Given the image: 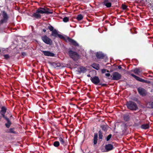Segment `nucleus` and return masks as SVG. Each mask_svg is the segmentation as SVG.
<instances>
[{
  "label": "nucleus",
  "mask_w": 153,
  "mask_h": 153,
  "mask_svg": "<svg viewBox=\"0 0 153 153\" xmlns=\"http://www.w3.org/2000/svg\"><path fill=\"white\" fill-rule=\"evenodd\" d=\"M37 13H40L41 14H52L53 13V11L51 10L48 8H44L40 7L37 10Z\"/></svg>",
  "instance_id": "1"
},
{
  "label": "nucleus",
  "mask_w": 153,
  "mask_h": 153,
  "mask_svg": "<svg viewBox=\"0 0 153 153\" xmlns=\"http://www.w3.org/2000/svg\"><path fill=\"white\" fill-rule=\"evenodd\" d=\"M68 53L70 57L74 60H77L79 58V55L76 52L71 49L69 50Z\"/></svg>",
  "instance_id": "2"
},
{
  "label": "nucleus",
  "mask_w": 153,
  "mask_h": 153,
  "mask_svg": "<svg viewBox=\"0 0 153 153\" xmlns=\"http://www.w3.org/2000/svg\"><path fill=\"white\" fill-rule=\"evenodd\" d=\"M1 15L2 18L0 20V25H2L4 23H6L7 22L9 17L6 12L4 10L1 11Z\"/></svg>",
  "instance_id": "3"
},
{
  "label": "nucleus",
  "mask_w": 153,
  "mask_h": 153,
  "mask_svg": "<svg viewBox=\"0 0 153 153\" xmlns=\"http://www.w3.org/2000/svg\"><path fill=\"white\" fill-rule=\"evenodd\" d=\"M127 108L131 110H136L138 108L136 104L132 101L128 102L126 104Z\"/></svg>",
  "instance_id": "4"
},
{
  "label": "nucleus",
  "mask_w": 153,
  "mask_h": 153,
  "mask_svg": "<svg viewBox=\"0 0 153 153\" xmlns=\"http://www.w3.org/2000/svg\"><path fill=\"white\" fill-rule=\"evenodd\" d=\"M96 56L98 59H103L106 62L108 59L107 56L101 52H97L96 53Z\"/></svg>",
  "instance_id": "5"
},
{
  "label": "nucleus",
  "mask_w": 153,
  "mask_h": 153,
  "mask_svg": "<svg viewBox=\"0 0 153 153\" xmlns=\"http://www.w3.org/2000/svg\"><path fill=\"white\" fill-rule=\"evenodd\" d=\"M42 41L45 44L51 45L53 44V41L46 35L43 36L41 37Z\"/></svg>",
  "instance_id": "6"
},
{
  "label": "nucleus",
  "mask_w": 153,
  "mask_h": 153,
  "mask_svg": "<svg viewBox=\"0 0 153 153\" xmlns=\"http://www.w3.org/2000/svg\"><path fill=\"white\" fill-rule=\"evenodd\" d=\"M53 34H51V36H54L55 38L56 37H58L59 38L61 39H63L66 42H67L66 39H65V37L61 34H60L58 33V32L56 30H55L53 32Z\"/></svg>",
  "instance_id": "7"
},
{
  "label": "nucleus",
  "mask_w": 153,
  "mask_h": 153,
  "mask_svg": "<svg viewBox=\"0 0 153 153\" xmlns=\"http://www.w3.org/2000/svg\"><path fill=\"white\" fill-rule=\"evenodd\" d=\"M67 42H69L70 45H73L75 46H78V44L73 39H72L69 37H68L66 39Z\"/></svg>",
  "instance_id": "8"
},
{
  "label": "nucleus",
  "mask_w": 153,
  "mask_h": 153,
  "mask_svg": "<svg viewBox=\"0 0 153 153\" xmlns=\"http://www.w3.org/2000/svg\"><path fill=\"white\" fill-rule=\"evenodd\" d=\"M90 80L95 85H97L100 82V80L98 76L91 77Z\"/></svg>",
  "instance_id": "9"
},
{
  "label": "nucleus",
  "mask_w": 153,
  "mask_h": 153,
  "mask_svg": "<svg viewBox=\"0 0 153 153\" xmlns=\"http://www.w3.org/2000/svg\"><path fill=\"white\" fill-rule=\"evenodd\" d=\"M112 79L114 80H118L120 79L121 75L117 72H114L112 74Z\"/></svg>",
  "instance_id": "10"
},
{
  "label": "nucleus",
  "mask_w": 153,
  "mask_h": 153,
  "mask_svg": "<svg viewBox=\"0 0 153 153\" xmlns=\"http://www.w3.org/2000/svg\"><path fill=\"white\" fill-rule=\"evenodd\" d=\"M42 52L44 54L45 56L53 57L55 55L54 53L48 51H43Z\"/></svg>",
  "instance_id": "11"
},
{
  "label": "nucleus",
  "mask_w": 153,
  "mask_h": 153,
  "mask_svg": "<svg viewBox=\"0 0 153 153\" xmlns=\"http://www.w3.org/2000/svg\"><path fill=\"white\" fill-rule=\"evenodd\" d=\"M103 4L108 8L110 7L111 6V3L110 2L109 0H104Z\"/></svg>",
  "instance_id": "12"
},
{
  "label": "nucleus",
  "mask_w": 153,
  "mask_h": 153,
  "mask_svg": "<svg viewBox=\"0 0 153 153\" xmlns=\"http://www.w3.org/2000/svg\"><path fill=\"white\" fill-rule=\"evenodd\" d=\"M51 65L54 67H65L64 66H62L61 63L59 62H53L51 63Z\"/></svg>",
  "instance_id": "13"
},
{
  "label": "nucleus",
  "mask_w": 153,
  "mask_h": 153,
  "mask_svg": "<svg viewBox=\"0 0 153 153\" xmlns=\"http://www.w3.org/2000/svg\"><path fill=\"white\" fill-rule=\"evenodd\" d=\"M6 108L4 107H2L1 108V110L0 112L1 114L4 118L6 117L5 116V114L6 111Z\"/></svg>",
  "instance_id": "14"
},
{
  "label": "nucleus",
  "mask_w": 153,
  "mask_h": 153,
  "mask_svg": "<svg viewBox=\"0 0 153 153\" xmlns=\"http://www.w3.org/2000/svg\"><path fill=\"white\" fill-rule=\"evenodd\" d=\"M86 70L85 68H79L76 71L77 74H80L81 73H84Z\"/></svg>",
  "instance_id": "15"
},
{
  "label": "nucleus",
  "mask_w": 153,
  "mask_h": 153,
  "mask_svg": "<svg viewBox=\"0 0 153 153\" xmlns=\"http://www.w3.org/2000/svg\"><path fill=\"white\" fill-rule=\"evenodd\" d=\"M138 91L139 93L141 95L144 96L146 94V91L144 89L141 88H139L138 89Z\"/></svg>",
  "instance_id": "16"
},
{
  "label": "nucleus",
  "mask_w": 153,
  "mask_h": 153,
  "mask_svg": "<svg viewBox=\"0 0 153 153\" xmlns=\"http://www.w3.org/2000/svg\"><path fill=\"white\" fill-rule=\"evenodd\" d=\"M113 148V145L109 144L106 145L105 146V149L108 151L112 150Z\"/></svg>",
  "instance_id": "17"
},
{
  "label": "nucleus",
  "mask_w": 153,
  "mask_h": 153,
  "mask_svg": "<svg viewBox=\"0 0 153 153\" xmlns=\"http://www.w3.org/2000/svg\"><path fill=\"white\" fill-rule=\"evenodd\" d=\"M39 13H37V10L36 11V12L34 13L32 16L33 17L37 19L40 18L41 15L39 14Z\"/></svg>",
  "instance_id": "18"
},
{
  "label": "nucleus",
  "mask_w": 153,
  "mask_h": 153,
  "mask_svg": "<svg viewBox=\"0 0 153 153\" xmlns=\"http://www.w3.org/2000/svg\"><path fill=\"white\" fill-rule=\"evenodd\" d=\"M131 75L132 76H133L136 79H137V80L139 81H140L141 82H144L145 81V80L144 79L140 78L138 76H136V75H134V74H131Z\"/></svg>",
  "instance_id": "19"
},
{
  "label": "nucleus",
  "mask_w": 153,
  "mask_h": 153,
  "mask_svg": "<svg viewBox=\"0 0 153 153\" xmlns=\"http://www.w3.org/2000/svg\"><path fill=\"white\" fill-rule=\"evenodd\" d=\"M7 121V123L5 124V126L7 128H9L10 127L11 123L9 119L7 117L4 118Z\"/></svg>",
  "instance_id": "20"
},
{
  "label": "nucleus",
  "mask_w": 153,
  "mask_h": 153,
  "mask_svg": "<svg viewBox=\"0 0 153 153\" xmlns=\"http://www.w3.org/2000/svg\"><path fill=\"white\" fill-rule=\"evenodd\" d=\"M141 127L143 129H146L149 127V125L148 123L143 124L141 125Z\"/></svg>",
  "instance_id": "21"
},
{
  "label": "nucleus",
  "mask_w": 153,
  "mask_h": 153,
  "mask_svg": "<svg viewBox=\"0 0 153 153\" xmlns=\"http://www.w3.org/2000/svg\"><path fill=\"white\" fill-rule=\"evenodd\" d=\"M97 141V134H95L94 139V145L96 144Z\"/></svg>",
  "instance_id": "22"
},
{
  "label": "nucleus",
  "mask_w": 153,
  "mask_h": 153,
  "mask_svg": "<svg viewBox=\"0 0 153 153\" xmlns=\"http://www.w3.org/2000/svg\"><path fill=\"white\" fill-rule=\"evenodd\" d=\"M83 16L82 14H79L78 15L76 18L77 20L78 21H80L83 19Z\"/></svg>",
  "instance_id": "23"
},
{
  "label": "nucleus",
  "mask_w": 153,
  "mask_h": 153,
  "mask_svg": "<svg viewBox=\"0 0 153 153\" xmlns=\"http://www.w3.org/2000/svg\"><path fill=\"white\" fill-rule=\"evenodd\" d=\"M48 29H49L51 31H52V33L51 34H52L53 32L55 30H56L55 29L54 30L53 27L50 25H49L48 26Z\"/></svg>",
  "instance_id": "24"
},
{
  "label": "nucleus",
  "mask_w": 153,
  "mask_h": 153,
  "mask_svg": "<svg viewBox=\"0 0 153 153\" xmlns=\"http://www.w3.org/2000/svg\"><path fill=\"white\" fill-rule=\"evenodd\" d=\"M141 71L138 68H136L134 70V73L137 74L139 75L141 73Z\"/></svg>",
  "instance_id": "25"
},
{
  "label": "nucleus",
  "mask_w": 153,
  "mask_h": 153,
  "mask_svg": "<svg viewBox=\"0 0 153 153\" xmlns=\"http://www.w3.org/2000/svg\"><path fill=\"white\" fill-rule=\"evenodd\" d=\"M147 105L148 108H153V102H149L147 104Z\"/></svg>",
  "instance_id": "26"
},
{
  "label": "nucleus",
  "mask_w": 153,
  "mask_h": 153,
  "mask_svg": "<svg viewBox=\"0 0 153 153\" xmlns=\"http://www.w3.org/2000/svg\"><path fill=\"white\" fill-rule=\"evenodd\" d=\"M108 126L106 125H103L101 126L102 129L104 131H106L107 129Z\"/></svg>",
  "instance_id": "27"
},
{
  "label": "nucleus",
  "mask_w": 153,
  "mask_h": 153,
  "mask_svg": "<svg viewBox=\"0 0 153 153\" xmlns=\"http://www.w3.org/2000/svg\"><path fill=\"white\" fill-rule=\"evenodd\" d=\"M63 21L64 22H67L69 21V18L67 17H65L63 18Z\"/></svg>",
  "instance_id": "28"
},
{
  "label": "nucleus",
  "mask_w": 153,
  "mask_h": 153,
  "mask_svg": "<svg viewBox=\"0 0 153 153\" xmlns=\"http://www.w3.org/2000/svg\"><path fill=\"white\" fill-rule=\"evenodd\" d=\"M53 145L55 147H58L59 145V143L58 141H55L53 143Z\"/></svg>",
  "instance_id": "29"
},
{
  "label": "nucleus",
  "mask_w": 153,
  "mask_h": 153,
  "mask_svg": "<svg viewBox=\"0 0 153 153\" xmlns=\"http://www.w3.org/2000/svg\"><path fill=\"white\" fill-rule=\"evenodd\" d=\"M3 56L4 57V59L6 60H8V59L10 58V56L8 54L4 55Z\"/></svg>",
  "instance_id": "30"
},
{
  "label": "nucleus",
  "mask_w": 153,
  "mask_h": 153,
  "mask_svg": "<svg viewBox=\"0 0 153 153\" xmlns=\"http://www.w3.org/2000/svg\"><path fill=\"white\" fill-rule=\"evenodd\" d=\"M99 137L100 139H102V133L101 131H100L99 132Z\"/></svg>",
  "instance_id": "31"
},
{
  "label": "nucleus",
  "mask_w": 153,
  "mask_h": 153,
  "mask_svg": "<svg viewBox=\"0 0 153 153\" xmlns=\"http://www.w3.org/2000/svg\"><path fill=\"white\" fill-rule=\"evenodd\" d=\"M122 7L123 10H125L127 9V6L125 4H122Z\"/></svg>",
  "instance_id": "32"
},
{
  "label": "nucleus",
  "mask_w": 153,
  "mask_h": 153,
  "mask_svg": "<svg viewBox=\"0 0 153 153\" xmlns=\"http://www.w3.org/2000/svg\"><path fill=\"white\" fill-rule=\"evenodd\" d=\"M124 119L126 121H127L128 120L129 117L127 115H125L124 116Z\"/></svg>",
  "instance_id": "33"
},
{
  "label": "nucleus",
  "mask_w": 153,
  "mask_h": 153,
  "mask_svg": "<svg viewBox=\"0 0 153 153\" xmlns=\"http://www.w3.org/2000/svg\"><path fill=\"white\" fill-rule=\"evenodd\" d=\"M59 140L60 141L61 144H63L64 141L63 139L61 137H60L59 138Z\"/></svg>",
  "instance_id": "34"
},
{
  "label": "nucleus",
  "mask_w": 153,
  "mask_h": 153,
  "mask_svg": "<svg viewBox=\"0 0 153 153\" xmlns=\"http://www.w3.org/2000/svg\"><path fill=\"white\" fill-rule=\"evenodd\" d=\"M111 136L112 135L111 134H109L106 138V140L107 141H108L110 139Z\"/></svg>",
  "instance_id": "35"
},
{
  "label": "nucleus",
  "mask_w": 153,
  "mask_h": 153,
  "mask_svg": "<svg viewBox=\"0 0 153 153\" xmlns=\"http://www.w3.org/2000/svg\"><path fill=\"white\" fill-rule=\"evenodd\" d=\"M92 67H99V65L96 63H94L91 65Z\"/></svg>",
  "instance_id": "36"
},
{
  "label": "nucleus",
  "mask_w": 153,
  "mask_h": 153,
  "mask_svg": "<svg viewBox=\"0 0 153 153\" xmlns=\"http://www.w3.org/2000/svg\"><path fill=\"white\" fill-rule=\"evenodd\" d=\"M135 29L134 28H133V29H131L130 30V31L131 33L132 34H134V33H137V32L135 31Z\"/></svg>",
  "instance_id": "37"
},
{
  "label": "nucleus",
  "mask_w": 153,
  "mask_h": 153,
  "mask_svg": "<svg viewBox=\"0 0 153 153\" xmlns=\"http://www.w3.org/2000/svg\"><path fill=\"white\" fill-rule=\"evenodd\" d=\"M9 132L10 133H15V131H14L13 129V128H10V129Z\"/></svg>",
  "instance_id": "38"
},
{
  "label": "nucleus",
  "mask_w": 153,
  "mask_h": 153,
  "mask_svg": "<svg viewBox=\"0 0 153 153\" xmlns=\"http://www.w3.org/2000/svg\"><path fill=\"white\" fill-rule=\"evenodd\" d=\"M22 56H26V53L25 52H22Z\"/></svg>",
  "instance_id": "39"
},
{
  "label": "nucleus",
  "mask_w": 153,
  "mask_h": 153,
  "mask_svg": "<svg viewBox=\"0 0 153 153\" xmlns=\"http://www.w3.org/2000/svg\"><path fill=\"white\" fill-rule=\"evenodd\" d=\"M106 70L105 69H103L101 70L103 74L105 73L106 72Z\"/></svg>",
  "instance_id": "40"
},
{
  "label": "nucleus",
  "mask_w": 153,
  "mask_h": 153,
  "mask_svg": "<svg viewBox=\"0 0 153 153\" xmlns=\"http://www.w3.org/2000/svg\"><path fill=\"white\" fill-rule=\"evenodd\" d=\"M105 75L106 76L108 77L110 76V74L109 73H106L105 74Z\"/></svg>",
  "instance_id": "41"
},
{
  "label": "nucleus",
  "mask_w": 153,
  "mask_h": 153,
  "mask_svg": "<svg viewBox=\"0 0 153 153\" xmlns=\"http://www.w3.org/2000/svg\"><path fill=\"white\" fill-rule=\"evenodd\" d=\"M94 68L97 70H99L100 69V68Z\"/></svg>",
  "instance_id": "42"
},
{
  "label": "nucleus",
  "mask_w": 153,
  "mask_h": 153,
  "mask_svg": "<svg viewBox=\"0 0 153 153\" xmlns=\"http://www.w3.org/2000/svg\"><path fill=\"white\" fill-rule=\"evenodd\" d=\"M46 29H43V30H42V31H43V32H46Z\"/></svg>",
  "instance_id": "43"
},
{
  "label": "nucleus",
  "mask_w": 153,
  "mask_h": 153,
  "mask_svg": "<svg viewBox=\"0 0 153 153\" xmlns=\"http://www.w3.org/2000/svg\"><path fill=\"white\" fill-rule=\"evenodd\" d=\"M115 67H121V65H116Z\"/></svg>",
  "instance_id": "44"
},
{
  "label": "nucleus",
  "mask_w": 153,
  "mask_h": 153,
  "mask_svg": "<svg viewBox=\"0 0 153 153\" xmlns=\"http://www.w3.org/2000/svg\"><path fill=\"white\" fill-rule=\"evenodd\" d=\"M87 76L88 77H91V76H90V74H88L87 75Z\"/></svg>",
  "instance_id": "45"
},
{
  "label": "nucleus",
  "mask_w": 153,
  "mask_h": 153,
  "mask_svg": "<svg viewBox=\"0 0 153 153\" xmlns=\"http://www.w3.org/2000/svg\"><path fill=\"white\" fill-rule=\"evenodd\" d=\"M118 68H119L120 69L121 68V67Z\"/></svg>",
  "instance_id": "46"
},
{
  "label": "nucleus",
  "mask_w": 153,
  "mask_h": 153,
  "mask_svg": "<svg viewBox=\"0 0 153 153\" xmlns=\"http://www.w3.org/2000/svg\"><path fill=\"white\" fill-rule=\"evenodd\" d=\"M107 65H110V64L109 63H108V64H107Z\"/></svg>",
  "instance_id": "47"
},
{
  "label": "nucleus",
  "mask_w": 153,
  "mask_h": 153,
  "mask_svg": "<svg viewBox=\"0 0 153 153\" xmlns=\"http://www.w3.org/2000/svg\"><path fill=\"white\" fill-rule=\"evenodd\" d=\"M110 67V66H108V67Z\"/></svg>",
  "instance_id": "48"
},
{
  "label": "nucleus",
  "mask_w": 153,
  "mask_h": 153,
  "mask_svg": "<svg viewBox=\"0 0 153 153\" xmlns=\"http://www.w3.org/2000/svg\"><path fill=\"white\" fill-rule=\"evenodd\" d=\"M1 52V50L0 49V52Z\"/></svg>",
  "instance_id": "49"
},
{
  "label": "nucleus",
  "mask_w": 153,
  "mask_h": 153,
  "mask_svg": "<svg viewBox=\"0 0 153 153\" xmlns=\"http://www.w3.org/2000/svg\"><path fill=\"white\" fill-rule=\"evenodd\" d=\"M108 72V71H107Z\"/></svg>",
  "instance_id": "50"
}]
</instances>
